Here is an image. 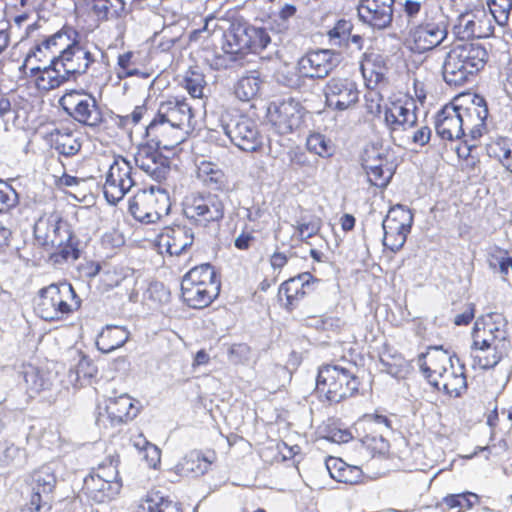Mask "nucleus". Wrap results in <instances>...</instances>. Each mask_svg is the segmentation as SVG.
<instances>
[{
  "label": "nucleus",
  "instance_id": "nucleus-1",
  "mask_svg": "<svg viewBox=\"0 0 512 512\" xmlns=\"http://www.w3.org/2000/svg\"><path fill=\"white\" fill-rule=\"evenodd\" d=\"M194 110L184 96H171L159 103L156 114L146 127V136L158 149L172 150L182 141L179 130L195 127Z\"/></svg>",
  "mask_w": 512,
  "mask_h": 512
},
{
  "label": "nucleus",
  "instance_id": "nucleus-2",
  "mask_svg": "<svg viewBox=\"0 0 512 512\" xmlns=\"http://www.w3.org/2000/svg\"><path fill=\"white\" fill-rule=\"evenodd\" d=\"M491 35L485 34L475 37L474 34H471L468 38H464L455 34L453 46L448 52L443 65L444 79L449 85H463L485 67L488 53L478 40Z\"/></svg>",
  "mask_w": 512,
  "mask_h": 512
},
{
  "label": "nucleus",
  "instance_id": "nucleus-3",
  "mask_svg": "<svg viewBox=\"0 0 512 512\" xmlns=\"http://www.w3.org/2000/svg\"><path fill=\"white\" fill-rule=\"evenodd\" d=\"M361 389L362 381L352 366L334 362L319 366L315 392L321 402L339 404L358 396Z\"/></svg>",
  "mask_w": 512,
  "mask_h": 512
},
{
  "label": "nucleus",
  "instance_id": "nucleus-4",
  "mask_svg": "<svg viewBox=\"0 0 512 512\" xmlns=\"http://www.w3.org/2000/svg\"><path fill=\"white\" fill-rule=\"evenodd\" d=\"M81 306L80 296L68 282L52 283L39 289L33 300L35 315L47 323L66 321L78 312Z\"/></svg>",
  "mask_w": 512,
  "mask_h": 512
},
{
  "label": "nucleus",
  "instance_id": "nucleus-5",
  "mask_svg": "<svg viewBox=\"0 0 512 512\" xmlns=\"http://www.w3.org/2000/svg\"><path fill=\"white\" fill-rule=\"evenodd\" d=\"M220 291L221 280L210 263L192 267L181 281V298L192 309L209 307L218 298Z\"/></svg>",
  "mask_w": 512,
  "mask_h": 512
},
{
  "label": "nucleus",
  "instance_id": "nucleus-6",
  "mask_svg": "<svg viewBox=\"0 0 512 512\" xmlns=\"http://www.w3.org/2000/svg\"><path fill=\"white\" fill-rule=\"evenodd\" d=\"M128 209L137 221L147 224L156 223L169 214L170 196L161 188L142 189L130 198Z\"/></svg>",
  "mask_w": 512,
  "mask_h": 512
},
{
  "label": "nucleus",
  "instance_id": "nucleus-7",
  "mask_svg": "<svg viewBox=\"0 0 512 512\" xmlns=\"http://www.w3.org/2000/svg\"><path fill=\"white\" fill-rule=\"evenodd\" d=\"M63 110L78 123L91 128H108L95 98L84 91L70 90L59 100Z\"/></svg>",
  "mask_w": 512,
  "mask_h": 512
},
{
  "label": "nucleus",
  "instance_id": "nucleus-8",
  "mask_svg": "<svg viewBox=\"0 0 512 512\" xmlns=\"http://www.w3.org/2000/svg\"><path fill=\"white\" fill-rule=\"evenodd\" d=\"M183 214L195 226L208 227L224 217V203L215 194L196 192L183 201Z\"/></svg>",
  "mask_w": 512,
  "mask_h": 512
},
{
  "label": "nucleus",
  "instance_id": "nucleus-9",
  "mask_svg": "<svg viewBox=\"0 0 512 512\" xmlns=\"http://www.w3.org/2000/svg\"><path fill=\"white\" fill-rule=\"evenodd\" d=\"M453 99L468 135L472 139L481 137L486 129L488 117V107L485 98L473 92H465L455 96Z\"/></svg>",
  "mask_w": 512,
  "mask_h": 512
},
{
  "label": "nucleus",
  "instance_id": "nucleus-10",
  "mask_svg": "<svg viewBox=\"0 0 512 512\" xmlns=\"http://www.w3.org/2000/svg\"><path fill=\"white\" fill-rule=\"evenodd\" d=\"M318 281L310 272L299 273L283 281L277 292L280 306L289 313L299 309L314 293Z\"/></svg>",
  "mask_w": 512,
  "mask_h": 512
},
{
  "label": "nucleus",
  "instance_id": "nucleus-11",
  "mask_svg": "<svg viewBox=\"0 0 512 512\" xmlns=\"http://www.w3.org/2000/svg\"><path fill=\"white\" fill-rule=\"evenodd\" d=\"M309 114L300 102L289 99L270 108L268 118L278 134L287 135L306 129Z\"/></svg>",
  "mask_w": 512,
  "mask_h": 512
},
{
  "label": "nucleus",
  "instance_id": "nucleus-12",
  "mask_svg": "<svg viewBox=\"0 0 512 512\" xmlns=\"http://www.w3.org/2000/svg\"><path fill=\"white\" fill-rule=\"evenodd\" d=\"M133 186L132 166L124 157L113 156L103 185L106 200L117 204Z\"/></svg>",
  "mask_w": 512,
  "mask_h": 512
},
{
  "label": "nucleus",
  "instance_id": "nucleus-13",
  "mask_svg": "<svg viewBox=\"0 0 512 512\" xmlns=\"http://www.w3.org/2000/svg\"><path fill=\"white\" fill-rule=\"evenodd\" d=\"M53 234L51 244L55 247V250L49 256V261L53 265H62L80 257L79 241L70 224L62 217L55 219Z\"/></svg>",
  "mask_w": 512,
  "mask_h": 512
},
{
  "label": "nucleus",
  "instance_id": "nucleus-14",
  "mask_svg": "<svg viewBox=\"0 0 512 512\" xmlns=\"http://www.w3.org/2000/svg\"><path fill=\"white\" fill-rule=\"evenodd\" d=\"M326 105L337 111H344L355 106L359 101L360 91L357 83L350 77L334 76L323 87Z\"/></svg>",
  "mask_w": 512,
  "mask_h": 512
},
{
  "label": "nucleus",
  "instance_id": "nucleus-15",
  "mask_svg": "<svg viewBox=\"0 0 512 512\" xmlns=\"http://www.w3.org/2000/svg\"><path fill=\"white\" fill-rule=\"evenodd\" d=\"M511 343L508 332V321L498 312H490L479 316L471 331V343Z\"/></svg>",
  "mask_w": 512,
  "mask_h": 512
},
{
  "label": "nucleus",
  "instance_id": "nucleus-16",
  "mask_svg": "<svg viewBox=\"0 0 512 512\" xmlns=\"http://www.w3.org/2000/svg\"><path fill=\"white\" fill-rule=\"evenodd\" d=\"M54 59L68 80L86 73L95 61L87 45L80 39H73Z\"/></svg>",
  "mask_w": 512,
  "mask_h": 512
},
{
  "label": "nucleus",
  "instance_id": "nucleus-17",
  "mask_svg": "<svg viewBox=\"0 0 512 512\" xmlns=\"http://www.w3.org/2000/svg\"><path fill=\"white\" fill-rule=\"evenodd\" d=\"M337 56L330 49L308 51L298 61V71L305 78L324 79L337 67Z\"/></svg>",
  "mask_w": 512,
  "mask_h": 512
},
{
  "label": "nucleus",
  "instance_id": "nucleus-18",
  "mask_svg": "<svg viewBox=\"0 0 512 512\" xmlns=\"http://www.w3.org/2000/svg\"><path fill=\"white\" fill-rule=\"evenodd\" d=\"M269 43V34H223L222 50L236 61L250 53H260Z\"/></svg>",
  "mask_w": 512,
  "mask_h": 512
},
{
  "label": "nucleus",
  "instance_id": "nucleus-19",
  "mask_svg": "<svg viewBox=\"0 0 512 512\" xmlns=\"http://www.w3.org/2000/svg\"><path fill=\"white\" fill-rule=\"evenodd\" d=\"M214 449H193L186 453L173 467L176 475L185 478H199L208 473L217 462Z\"/></svg>",
  "mask_w": 512,
  "mask_h": 512
},
{
  "label": "nucleus",
  "instance_id": "nucleus-20",
  "mask_svg": "<svg viewBox=\"0 0 512 512\" xmlns=\"http://www.w3.org/2000/svg\"><path fill=\"white\" fill-rule=\"evenodd\" d=\"M362 166L366 171L369 182L376 187H386L392 179L396 164L388 153H382L379 149L366 150L363 156Z\"/></svg>",
  "mask_w": 512,
  "mask_h": 512
},
{
  "label": "nucleus",
  "instance_id": "nucleus-21",
  "mask_svg": "<svg viewBox=\"0 0 512 512\" xmlns=\"http://www.w3.org/2000/svg\"><path fill=\"white\" fill-rule=\"evenodd\" d=\"M225 133L231 142L243 151L256 152L263 146L264 137L257 123L247 116H241L232 127L228 125Z\"/></svg>",
  "mask_w": 512,
  "mask_h": 512
},
{
  "label": "nucleus",
  "instance_id": "nucleus-22",
  "mask_svg": "<svg viewBox=\"0 0 512 512\" xmlns=\"http://www.w3.org/2000/svg\"><path fill=\"white\" fill-rule=\"evenodd\" d=\"M418 364L422 374L428 383L433 387H438V381L452 367V356L442 347H429L425 354H421Z\"/></svg>",
  "mask_w": 512,
  "mask_h": 512
},
{
  "label": "nucleus",
  "instance_id": "nucleus-23",
  "mask_svg": "<svg viewBox=\"0 0 512 512\" xmlns=\"http://www.w3.org/2000/svg\"><path fill=\"white\" fill-rule=\"evenodd\" d=\"M139 412V402L128 394H122L105 401L100 418L106 420L111 426H119L132 421Z\"/></svg>",
  "mask_w": 512,
  "mask_h": 512
},
{
  "label": "nucleus",
  "instance_id": "nucleus-24",
  "mask_svg": "<svg viewBox=\"0 0 512 512\" xmlns=\"http://www.w3.org/2000/svg\"><path fill=\"white\" fill-rule=\"evenodd\" d=\"M512 343H471L470 357L473 368L490 370L508 357Z\"/></svg>",
  "mask_w": 512,
  "mask_h": 512
},
{
  "label": "nucleus",
  "instance_id": "nucleus-25",
  "mask_svg": "<svg viewBox=\"0 0 512 512\" xmlns=\"http://www.w3.org/2000/svg\"><path fill=\"white\" fill-rule=\"evenodd\" d=\"M395 0H359V19L373 29L382 30L392 22Z\"/></svg>",
  "mask_w": 512,
  "mask_h": 512
},
{
  "label": "nucleus",
  "instance_id": "nucleus-26",
  "mask_svg": "<svg viewBox=\"0 0 512 512\" xmlns=\"http://www.w3.org/2000/svg\"><path fill=\"white\" fill-rule=\"evenodd\" d=\"M434 126L437 135L446 141L460 139L467 132L454 99L444 105L436 114Z\"/></svg>",
  "mask_w": 512,
  "mask_h": 512
},
{
  "label": "nucleus",
  "instance_id": "nucleus-27",
  "mask_svg": "<svg viewBox=\"0 0 512 512\" xmlns=\"http://www.w3.org/2000/svg\"><path fill=\"white\" fill-rule=\"evenodd\" d=\"M194 236L185 226L166 227L157 236L156 246L160 253L181 255L193 245Z\"/></svg>",
  "mask_w": 512,
  "mask_h": 512
},
{
  "label": "nucleus",
  "instance_id": "nucleus-28",
  "mask_svg": "<svg viewBox=\"0 0 512 512\" xmlns=\"http://www.w3.org/2000/svg\"><path fill=\"white\" fill-rule=\"evenodd\" d=\"M196 179L207 189L217 192L230 190V176L217 163L212 160H201L196 164Z\"/></svg>",
  "mask_w": 512,
  "mask_h": 512
},
{
  "label": "nucleus",
  "instance_id": "nucleus-29",
  "mask_svg": "<svg viewBox=\"0 0 512 512\" xmlns=\"http://www.w3.org/2000/svg\"><path fill=\"white\" fill-rule=\"evenodd\" d=\"M68 81L63 71L54 58L44 68L34 67L30 69L27 84L34 86L39 93H46L60 87Z\"/></svg>",
  "mask_w": 512,
  "mask_h": 512
},
{
  "label": "nucleus",
  "instance_id": "nucleus-30",
  "mask_svg": "<svg viewBox=\"0 0 512 512\" xmlns=\"http://www.w3.org/2000/svg\"><path fill=\"white\" fill-rule=\"evenodd\" d=\"M46 140L52 149L65 157L78 154L82 147L80 133L70 127H59L52 130Z\"/></svg>",
  "mask_w": 512,
  "mask_h": 512
},
{
  "label": "nucleus",
  "instance_id": "nucleus-31",
  "mask_svg": "<svg viewBox=\"0 0 512 512\" xmlns=\"http://www.w3.org/2000/svg\"><path fill=\"white\" fill-rule=\"evenodd\" d=\"M360 70L367 86L384 87L389 83L386 59L379 53H364Z\"/></svg>",
  "mask_w": 512,
  "mask_h": 512
},
{
  "label": "nucleus",
  "instance_id": "nucleus-32",
  "mask_svg": "<svg viewBox=\"0 0 512 512\" xmlns=\"http://www.w3.org/2000/svg\"><path fill=\"white\" fill-rule=\"evenodd\" d=\"M384 122L391 132L405 131L416 124L417 116L413 109L397 100L385 107Z\"/></svg>",
  "mask_w": 512,
  "mask_h": 512
},
{
  "label": "nucleus",
  "instance_id": "nucleus-33",
  "mask_svg": "<svg viewBox=\"0 0 512 512\" xmlns=\"http://www.w3.org/2000/svg\"><path fill=\"white\" fill-rule=\"evenodd\" d=\"M81 490L88 500L95 503H107L115 499L121 492L117 488L111 490L108 480L90 472L84 478Z\"/></svg>",
  "mask_w": 512,
  "mask_h": 512
},
{
  "label": "nucleus",
  "instance_id": "nucleus-34",
  "mask_svg": "<svg viewBox=\"0 0 512 512\" xmlns=\"http://www.w3.org/2000/svg\"><path fill=\"white\" fill-rule=\"evenodd\" d=\"M438 391H443L450 397L462 396L468 388L466 367L464 364H453L452 367L438 381V387H434Z\"/></svg>",
  "mask_w": 512,
  "mask_h": 512
},
{
  "label": "nucleus",
  "instance_id": "nucleus-35",
  "mask_svg": "<svg viewBox=\"0 0 512 512\" xmlns=\"http://www.w3.org/2000/svg\"><path fill=\"white\" fill-rule=\"evenodd\" d=\"M135 512H183V508L162 492L149 491L140 499Z\"/></svg>",
  "mask_w": 512,
  "mask_h": 512
},
{
  "label": "nucleus",
  "instance_id": "nucleus-36",
  "mask_svg": "<svg viewBox=\"0 0 512 512\" xmlns=\"http://www.w3.org/2000/svg\"><path fill=\"white\" fill-rule=\"evenodd\" d=\"M326 467L330 476L337 482L355 485L362 482L363 471L360 467L350 465L341 458L328 457Z\"/></svg>",
  "mask_w": 512,
  "mask_h": 512
},
{
  "label": "nucleus",
  "instance_id": "nucleus-37",
  "mask_svg": "<svg viewBox=\"0 0 512 512\" xmlns=\"http://www.w3.org/2000/svg\"><path fill=\"white\" fill-rule=\"evenodd\" d=\"M56 476L48 467H41L35 470L31 475L30 487L31 495L38 494L39 499L42 501L53 502V492L56 488Z\"/></svg>",
  "mask_w": 512,
  "mask_h": 512
},
{
  "label": "nucleus",
  "instance_id": "nucleus-38",
  "mask_svg": "<svg viewBox=\"0 0 512 512\" xmlns=\"http://www.w3.org/2000/svg\"><path fill=\"white\" fill-rule=\"evenodd\" d=\"M129 331L123 326L107 325L98 334L97 348L103 353H110L122 347L129 339Z\"/></svg>",
  "mask_w": 512,
  "mask_h": 512
},
{
  "label": "nucleus",
  "instance_id": "nucleus-39",
  "mask_svg": "<svg viewBox=\"0 0 512 512\" xmlns=\"http://www.w3.org/2000/svg\"><path fill=\"white\" fill-rule=\"evenodd\" d=\"M120 456L117 453L109 455L96 467L92 468L90 473L99 475L101 478L108 480L111 490L122 489L123 482L119 474Z\"/></svg>",
  "mask_w": 512,
  "mask_h": 512
},
{
  "label": "nucleus",
  "instance_id": "nucleus-40",
  "mask_svg": "<svg viewBox=\"0 0 512 512\" xmlns=\"http://www.w3.org/2000/svg\"><path fill=\"white\" fill-rule=\"evenodd\" d=\"M448 34H408L404 45L414 53H425L442 44Z\"/></svg>",
  "mask_w": 512,
  "mask_h": 512
},
{
  "label": "nucleus",
  "instance_id": "nucleus-41",
  "mask_svg": "<svg viewBox=\"0 0 512 512\" xmlns=\"http://www.w3.org/2000/svg\"><path fill=\"white\" fill-rule=\"evenodd\" d=\"M180 86L192 99H203L207 81L204 73L197 67H190L184 74Z\"/></svg>",
  "mask_w": 512,
  "mask_h": 512
},
{
  "label": "nucleus",
  "instance_id": "nucleus-42",
  "mask_svg": "<svg viewBox=\"0 0 512 512\" xmlns=\"http://www.w3.org/2000/svg\"><path fill=\"white\" fill-rule=\"evenodd\" d=\"M263 80L255 72L239 79L235 87V95L241 101H250L256 99L261 91Z\"/></svg>",
  "mask_w": 512,
  "mask_h": 512
},
{
  "label": "nucleus",
  "instance_id": "nucleus-43",
  "mask_svg": "<svg viewBox=\"0 0 512 512\" xmlns=\"http://www.w3.org/2000/svg\"><path fill=\"white\" fill-rule=\"evenodd\" d=\"M412 222L413 215L411 211L405 206L397 204L389 209L382 226L410 231Z\"/></svg>",
  "mask_w": 512,
  "mask_h": 512
},
{
  "label": "nucleus",
  "instance_id": "nucleus-44",
  "mask_svg": "<svg viewBox=\"0 0 512 512\" xmlns=\"http://www.w3.org/2000/svg\"><path fill=\"white\" fill-rule=\"evenodd\" d=\"M443 503L448 510L467 512L480 503V497L476 493L466 491L446 495L443 498Z\"/></svg>",
  "mask_w": 512,
  "mask_h": 512
},
{
  "label": "nucleus",
  "instance_id": "nucleus-45",
  "mask_svg": "<svg viewBox=\"0 0 512 512\" xmlns=\"http://www.w3.org/2000/svg\"><path fill=\"white\" fill-rule=\"evenodd\" d=\"M92 11L98 20L117 18L125 9L124 0H92Z\"/></svg>",
  "mask_w": 512,
  "mask_h": 512
},
{
  "label": "nucleus",
  "instance_id": "nucleus-46",
  "mask_svg": "<svg viewBox=\"0 0 512 512\" xmlns=\"http://www.w3.org/2000/svg\"><path fill=\"white\" fill-rule=\"evenodd\" d=\"M159 159L160 155L149 145L139 146L134 155L135 164L150 175L157 174Z\"/></svg>",
  "mask_w": 512,
  "mask_h": 512
},
{
  "label": "nucleus",
  "instance_id": "nucleus-47",
  "mask_svg": "<svg viewBox=\"0 0 512 512\" xmlns=\"http://www.w3.org/2000/svg\"><path fill=\"white\" fill-rule=\"evenodd\" d=\"M306 148L322 158H329L335 152V146L332 141L321 133H312L307 137Z\"/></svg>",
  "mask_w": 512,
  "mask_h": 512
},
{
  "label": "nucleus",
  "instance_id": "nucleus-48",
  "mask_svg": "<svg viewBox=\"0 0 512 512\" xmlns=\"http://www.w3.org/2000/svg\"><path fill=\"white\" fill-rule=\"evenodd\" d=\"M270 454V461L273 463H282L285 461L294 460V458L301 452V447L297 444L288 445L286 442L280 440L267 448Z\"/></svg>",
  "mask_w": 512,
  "mask_h": 512
},
{
  "label": "nucleus",
  "instance_id": "nucleus-49",
  "mask_svg": "<svg viewBox=\"0 0 512 512\" xmlns=\"http://www.w3.org/2000/svg\"><path fill=\"white\" fill-rule=\"evenodd\" d=\"M323 222L317 215H310L302 217L295 226V232L302 242H307L308 239L316 236L321 228Z\"/></svg>",
  "mask_w": 512,
  "mask_h": 512
},
{
  "label": "nucleus",
  "instance_id": "nucleus-50",
  "mask_svg": "<svg viewBox=\"0 0 512 512\" xmlns=\"http://www.w3.org/2000/svg\"><path fill=\"white\" fill-rule=\"evenodd\" d=\"M361 442L371 457H381L389 451V442L379 434H365L361 436Z\"/></svg>",
  "mask_w": 512,
  "mask_h": 512
},
{
  "label": "nucleus",
  "instance_id": "nucleus-51",
  "mask_svg": "<svg viewBox=\"0 0 512 512\" xmlns=\"http://www.w3.org/2000/svg\"><path fill=\"white\" fill-rule=\"evenodd\" d=\"M383 245L392 252L399 251L405 244L410 231L383 226Z\"/></svg>",
  "mask_w": 512,
  "mask_h": 512
},
{
  "label": "nucleus",
  "instance_id": "nucleus-52",
  "mask_svg": "<svg viewBox=\"0 0 512 512\" xmlns=\"http://www.w3.org/2000/svg\"><path fill=\"white\" fill-rule=\"evenodd\" d=\"M486 3L495 22L503 27L509 20L512 0H486Z\"/></svg>",
  "mask_w": 512,
  "mask_h": 512
},
{
  "label": "nucleus",
  "instance_id": "nucleus-53",
  "mask_svg": "<svg viewBox=\"0 0 512 512\" xmlns=\"http://www.w3.org/2000/svg\"><path fill=\"white\" fill-rule=\"evenodd\" d=\"M74 372L77 381L90 380L97 376L98 368L89 356L81 353L78 363L74 367Z\"/></svg>",
  "mask_w": 512,
  "mask_h": 512
},
{
  "label": "nucleus",
  "instance_id": "nucleus-54",
  "mask_svg": "<svg viewBox=\"0 0 512 512\" xmlns=\"http://www.w3.org/2000/svg\"><path fill=\"white\" fill-rule=\"evenodd\" d=\"M19 201L18 193L6 181L0 179V214L9 212Z\"/></svg>",
  "mask_w": 512,
  "mask_h": 512
},
{
  "label": "nucleus",
  "instance_id": "nucleus-55",
  "mask_svg": "<svg viewBox=\"0 0 512 512\" xmlns=\"http://www.w3.org/2000/svg\"><path fill=\"white\" fill-rule=\"evenodd\" d=\"M459 29H463V32H474L475 30H490V22L485 16L478 18L473 14L461 15L458 19L457 26Z\"/></svg>",
  "mask_w": 512,
  "mask_h": 512
},
{
  "label": "nucleus",
  "instance_id": "nucleus-56",
  "mask_svg": "<svg viewBox=\"0 0 512 512\" xmlns=\"http://www.w3.org/2000/svg\"><path fill=\"white\" fill-rule=\"evenodd\" d=\"M367 87L368 90L364 96L367 113L374 117H379L382 112L384 98L378 87L372 85Z\"/></svg>",
  "mask_w": 512,
  "mask_h": 512
},
{
  "label": "nucleus",
  "instance_id": "nucleus-57",
  "mask_svg": "<svg viewBox=\"0 0 512 512\" xmlns=\"http://www.w3.org/2000/svg\"><path fill=\"white\" fill-rule=\"evenodd\" d=\"M512 150V143L509 139L504 137L492 140L487 146V153L491 158L498 160L500 163L503 161L508 153Z\"/></svg>",
  "mask_w": 512,
  "mask_h": 512
},
{
  "label": "nucleus",
  "instance_id": "nucleus-58",
  "mask_svg": "<svg viewBox=\"0 0 512 512\" xmlns=\"http://www.w3.org/2000/svg\"><path fill=\"white\" fill-rule=\"evenodd\" d=\"M133 52L127 51L120 54L117 58L118 71L117 76L120 80L135 76L138 74V69L133 62Z\"/></svg>",
  "mask_w": 512,
  "mask_h": 512
},
{
  "label": "nucleus",
  "instance_id": "nucleus-59",
  "mask_svg": "<svg viewBox=\"0 0 512 512\" xmlns=\"http://www.w3.org/2000/svg\"><path fill=\"white\" fill-rule=\"evenodd\" d=\"M326 438L338 444L348 443L352 439V434L347 428L332 423L326 427Z\"/></svg>",
  "mask_w": 512,
  "mask_h": 512
},
{
  "label": "nucleus",
  "instance_id": "nucleus-60",
  "mask_svg": "<svg viewBox=\"0 0 512 512\" xmlns=\"http://www.w3.org/2000/svg\"><path fill=\"white\" fill-rule=\"evenodd\" d=\"M147 111H148V108L145 103H143L141 105H137L134 107L133 111L130 114L119 117L120 123L123 126H126V125L136 126L143 119V117L145 116Z\"/></svg>",
  "mask_w": 512,
  "mask_h": 512
},
{
  "label": "nucleus",
  "instance_id": "nucleus-61",
  "mask_svg": "<svg viewBox=\"0 0 512 512\" xmlns=\"http://www.w3.org/2000/svg\"><path fill=\"white\" fill-rule=\"evenodd\" d=\"M52 501H42L36 496H30L29 502L26 503L22 512H50L52 510Z\"/></svg>",
  "mask_w": 512,
  "mask_h": 512
},
{
  "label": "nucleus",
  "instance_id": "nucleus-62",
  "mask_svg": "<svg viewBox=\"0 0 512 512\" xmlns=\"http://www.w3.org/2000/svg\"><path fill=\"white\" fill-rule=\"evenodd\" d=\"M144 461L149 468H158L161 463L160 450L154 445H147L144 448Z\"/></svg>",
  "mask_w": 512,
  "mask_h": 512
},
{
  "label": "nucleus",
  "instance_id": "nucleus-63",
  "mask_svg": "<svg viewBox=\"0 0 512 512\" xmlns=\"http://www.w3.org/2000/svg\"><path fill=\"white\" fill-rule=\"evenodd\" d=\"M230 23L226 19H218L210 17L206 19L204 30L207 32H228L230 31Z\"/></svg>",
  "mask_w": 512,
  "mask_h": 512
},
{
  "label": "nucleus",
  "instance_id": "nucleus-64",
  "mask_svg": "<svg viewBox=\"0 0 512 512\" xmlns=\"http://www.w3.org/2000/svg\"><path fill=\"white\" fill-rule=\"evenodd\" d=\"M475 317V305L467 304L465 310L454 317L453 323L456 326H467Z\"/></svg>",
  "mask_w": 512,
  "mask_h": 512
}]
</instances>
